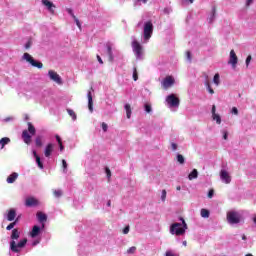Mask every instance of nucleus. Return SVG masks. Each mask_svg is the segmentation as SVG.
<instances>
[{
  "instance_id": "f257e3e1",
  "label": "nucleus",
  "mask_w": 256,
  "mask_h": 256,
  "mask_svg": "<svg viewBox=\"0 0 256 256\" xmlns=\"http://www.w3.org/2000/svg\"><path fill=\"white\" fill-rule=\"evenodd\" d=\"M20 236L21 232H19L17 228H14L10 236V239H12L10 242V251H12V253H21V250L25 247V245H27V238L20 240L18 243L15 242Z\"/></svg>"
},
{
  "instance_id": "f03ea898",
  "label": "nucleus",
  "mask_w": 256,
  "mask_h": 256,
  "mask_svg": "<svg viewBox=\"0 0 256 256\" xmlns=\"http://www.w3.org/2000/svg\"><path fill=\"white\" fill-rule=\"evenodd\" d=\"M182 224L181 223H174L171 225L170 227V233L172 235H185V230L187 229V223H185V220L182 218L181 219ZM183 225V227H182Z\"/></svg>"
},
{
  "instance_id": "7ed1b4c3",
  "label": "nucleus",
  "mask_w": 256,
  "mask_h": 256,
  "mask_svg": "<svg viewBox=\"0 0 256 256\" xmlns=\"http://www.w3.org/2000/svg\"><path fill=\"white\" fill-rule=\"evenodd\" d=\"M28 130H23L22 132V139L26 145H31V135H35L37 133V130L35 129V126L31 122L27 123Z\"/></svg>"
},
{
  "instance_id": "20e7f679",
  "label": "nucleus",
  "mask_w": 256,
  "mask_h": 256,
  "mask_svg": "<svg viewBox=\"0 0 256 256\" xmlns=\"http://www.w3.org/2000/svg\"><path fill=\"white\" fill-rule=\"evenodd\" d=\"M131 46L136 59L142 60L145 52L141 43H139L137 40H133Z\"/></svg>"
},
{
  "instance_id": "39448f33",
  "label": "nucleus",
  "mask_w": 256,
  "mask_h": 256,
  "mask_svg": "<svg viewBox=\"0 0 256 256\" xmlns=\"http://www.w3.org/2000/svg\"><path fill=\"white\" fill-rule=\"evenodd\" d=\"M227 221L230 225H237L241 223V214L237 211H229L227 212Z\"/></svg>"
},
{
  "instance_id": "423d86ee",
  "label": "nucleus",
  "mask_w": 256,
  "mask_h": 256,
  "mask_svg": "<svg viewBox=\"0 0 256 256\" xmlns=\"http://www.w3.org/2000/svg\"><path fill=\"white\" fill-rule=\"evenodd\" d=\"M23 59L27 61V63H30L32 67H36L37 69H43V63L36 61L33 59V57L29 53H24Z\"/></svg>"
},
{
  "instance_id": "0eeeda50",
  "label": "nucleus",
  "mask_w": 256,
  "mask_h": 256,
  "mask_svg": "<svg viewBox=\"0 0 256 256\" xmlns=\"http://www.w3.org/2000/svg\"><path fill=\"white\" fill-rule=\"evenodd\" d=\"M153 35V22L148 21L144 24V39L149 41Z\"/></svg>"
},
{
  "instance_id": "6e6552de",
  "label": "nucleus",
  "mask_w": 256,
  "mask_h": 256,
  "mask_svg": "<svg viewBox=\"0 0 256 256\" xmlns=\"http://www.w3.org/2000/svg\"><path fill=\"white\" fill-rule=\"evenodd\" d=\"M48 75L51 81H54V83H57V85H63V80L61 79V76H59L57 72L53 70H49Z\"/></svg>"
},
{
  "instance_id": "1a4fd4ad",
  "label": "nucleus",
  "mask_w": 256,
  "mask_h": 256,
  "mask_svg": "<svg viewBox=\"0 0 256 256\" xmlns=\"http://www.w3.org/2000/svg\"><path fill=\"white\" fill-rule=\"evenodd\" d=\"M166 102L168 103V105H170V107H179V99L177 98V96H175V94H170L169 96H167L166 98Z\"/></svg>"
},
{
  "instance_id": "9d476101",
  "label": "nucleus",
  "mask_w": 256,
  "mask_h": 256,
  "mask_svg": "<svg viewBox=\"0 0 256 256\" xmlns=\"http://www.w3.org/2000/svg\"><path fill=\"white\" fill-rule=\"evenodd\" d=\"M173 85H175V79H173V76H166L162 81L163 89H169V87H173Z\"/></svg>"
},
{
  "instance_id": "9b49d317",
  "label": "nucleus",
  "mask_w": 256,
  "mask_h": 256,
  "mask_svg": "<svg viewBox=\"0 0 256 256\" xmlns=\"http://www.w3.org/2000/svg\"><path fill=\"white\" fill-rule=\"evenodd\" d=\"M239 61V58L237 57V54L235 53V50L230 51V58H229V65H232L233 69L237 67V63Z\"/></svg>"
},
{
  "instance_id": "f8f14e48",
  "label": "nucleus",
  "mask_w": 256,
  "mask_h": 256,
  "mask_svg": "<svg viewBox=\"0 0 256 256\" xmlns=\"http://www.w3.org/2000/svg\"><path fill=\"white\" fill-rule=\"evenodd\" d=\"M220 179L221 181H223V183H226V185H229V183H231V175H229V172H227V170L220 171Z\"/></svg>"
},
{
  "instance_id": "ddd939ff",
  "label": "nucleus",
  "mask_w": 256,
  "mask_h": 256,
  "mask_svg": "<svg viewBox=\"0 0 256 256\" xmlns=\"http://www.w3.org/2000/svg\"><path fill=\"white\" fill-rule=\"evenodd\" d=\"M42 5H44L52 15H55L56 6L53 2L49 0H42Z\"/></svg>"
},
{
  "instance_id": "4468645a",
  "label": "nucleus",
  "mask_w": 256,
  "mask_h": 256,
  "mask_svg": "<svg viewBox=\"0 0 256 256\" xmlns=\"http://www.w3.org/2000/svg\"><path fill=\"white\" fill-rule=\"evenodd\" d=\"M39 205V200H37L35 197H28L25 201L26 207H37Z\"/></svg>"
},
{
  "instance_id": "2eb2a0df",
  "label": "nucleus",
  "mask_w": 256,
  "mask_h": 256,
  "mask_svg": "<svg viewBox=\"0 0 256 256\" xmlns=\"http://www.w3.org/2000/svg\"><path fill=\"white\" fill-rule=\"evenodd\" d=\"M93 91V87L90 88L87 94L88 98V109L90 113H93V94L91 93Z\"/></svg>"
},
{
  "instance_id": "dca6fc26",
  "label": "nucleus",
  "mask_w": 256,
  "mask_h": 256,
  "mask_svg": "<svg viewBox=\"0 0 256 256\" xmlns=\"http://www.w3.org/2000/svg\"><path fill=\"white\" fill-rule=\"evenodd\" d=\"M106 48H107V53H108V61L110 62V63H113V61H114V57H113V48H112V46H111V43H106Z\"/></svg>"
},
{
  "instance_id": "f3484780",
  "label": "nucleus",
  "mask_w": 256,
  "mask_h": 256,
  "mask_svg": "<svg viewBox=\"0 0 256 256\" xmlns=\"http://www.w3.org/2000/svg\"><path fill=\"white\" fill-rule=\"evenodd\" d=\"M41 233V228L37 225L33 226L32 231L30 232V236L34 239V237L39 236Z\"/></svg>"
},
{
  "instance_id": "a211bd4d",
  "label": "nucleus",
  "mask_w": 256,
  "mask_h": 256,
  "mask_svg": "<svg viewBox=\"0 0 256 256\" xmlns=\"http://www.w3.org/2000/svg\"><path fill=\"white\" fill-rule=\"evenodd\" d=\"M51 153H53V144L49 143L44 150V155L45 157H51Z\"/></svg>"
},
{
  "instance_id": "6ab92c4d",
  "label": "nucleus",
  "mask_w": 256,
  "mask_h": 256,
  "mask_svg": "<svg viewBox=\"0 0 256 256\" xmlns=\"http://www.w3.org/2000/svg\"><path fill=\"white\" fill-rule=\"evenodd\" d=\"M19 177V174L14 172L12 174H10L8 177H7V183H14L15 181H17V178Z\"/></svg>"
},
{
  "instance_id": "aec40b11",
  "label": "nucleus",
  "mask_w": 256,
  "mask_h": 256,
  "mask_svg": "<svg viewBox=\"0 0 256 256\" xmlns=\"http://www.w3.org/2000/svg\"><path fill=\"white\" fill-rule=\"evenodd\" d=\"M15 217H17V212L15 209H10L7 214L8 221H15Z\"/></svg>"
},
{
  "instance_id": "412c9836",
  "label": "nucleus",
  "mask_w": 256,
  "mask_h": 256,
  "mask_svg": "<svg viewBox=\"0 0 256 256\" xmlns=\"http://www.w3.org/2000/svg\"><path fill=\"white\" fill-rule=\"evenodd\" d=\"M36 216L40 223H45V221H47V215L43 212H37Z\"/></svg>"
},
{
  "instance_id": "4be33fe9",
  "label": "nucleus",
  "mask_w": 256,
  "mask_h": 256,
  "mask_svg": "<svg viewBox=\"0 0 256 256\" xmlns=\"http://www.w3.org/2000/svg\"><path fill=\"white\" fill-rule=\"evenodd\" d=\"M33 155L36 159V163H37L38 167L40 169H43V162H41V157H39V155H37V151H33Z\"/></svg>"
},
{
  "instance_id": "5701e85b",
  "label": "nucleus",
  "mask_w": 256,
  "mask_h": 256,
  "mask_svg": "<svg viewBox=\"0 0 256 256\" xmlns=\"http://www.w3.org/2000/svg\"><path fill=\"white\" fill-rule=\"evenodd\" d=\"M197 177H199V172L197 171V169H193L192 172L188 175V179L190 181H193V179H197Z\"/></svg>"
},
{
  "instance_id": "b1692460",
  "label": "nucleus",
  "mask_w": 256,
  "mask_h": 256,
  "mask_svg": "<svg viewBox=\"0 0 256 256\" xmlns=\"http://www.w3.org/2000/svg\"><path fill=\"white\" fill-rule=\"evenodd\" d=\"M9 143H11V139L8 137H4L0 140V146L1 149H3L5 147V145H9Z\"/></svg>"
},
{
  "instance_id": "393cba45",
  "label": "nucleus",
  "mask_w": 256,
  "mask_h": 256,
  "mask_svg": "<svg viewBox=\"0 0 256 256\" xmlns=\"http://www.w3.org/2000/svg\"><path fill=\"white\" fill-rule=\"evenodd\" d=\"M124 109L126 111L127 119H131V114H132L131 105L130 104H125Z\"/></svg>"
},
{
  "instance_id": "a878e982",
  "label": "nucleus",
  "mask_w": 256,
  "mask_h": 256,
  "mask_svg": "<svg viewBox=\"0 0 256 256\" xmlns=\"http://www.w3.org/2000/svg\"><path fill=\"white\" fill-rule=\"evenodd\" d=\"M36 147H43V136H37L35 139Z\"/></svg>"
},
{
  "instance_id": "bb28decb",
  "label": "nucleus",
  "mask_w": 256,
  "mask_h": 256,
  "mask_svg": "<svg viewBox=\"0 0 256 256\" xmlns=\"http://www.w3.org/2000/svg\"><path fill=\"white\" fill-rule=\"evenodd\" d=\"M201 217H203L204 219H209V215H210V212L209 210L203 208L201 209Z\"/></svg>"
},
{
  "instance_id": "cd10ccee",
  "label": "nucleus",
  "mask_w": 256,
  "mask_h": 256,
  "mask_svg": "<svg viewBox=\"0 0 256 256\" xmlns=\"http://www.w3.org/2000/svg\"><path fill=\"white\" fill-rule=\"evenodd\" d=\"M176 160L180 165L185 164V157L182 154H177Z\"/></svg>"
},
{
  "instance_id": "c85d7f7f",
  "label": "nucleus",
  "mask_w": 256,
  "mask_h": 256,
  "mask_svg": "<svg viewBox=\"0 0 256 256\" xmlns=\"http://www.w3.org/2000/svg\"><path fill=\"white\" fill-rule=\"evenodd\" d=\"M68 115L73 119V121H77V114L72 109H67Z\"/></svg>"
},
{
  "instance_id": "c756f323",
  "label": "nucleus",
  "mask_w": 256,
  "mask_h": 256,
  "mask_svg": "<svg viewBox=\"0 0 256 256\" xmlns=\"http://www.w3.org/2000/svg\"><path fill=\"white\" fill-rule=\"evenodd\" d=\"M17 221H19V218H16L14 222L10 223L6 229L7 231H11V229H13L16 225H17Z\"/></svg>"
},
{
  "instance_id": "7c9ffc66",
  "label": "nucleus",
  "mask_w": 256,
  "mask_h": 256,
  "mask_svg": "<svg viewBox=\"0 0 256 256\" xmlns=\"http://www.w3.org/2000/svg\"><path fill=\"white\" fill-rule=\"evenodd\" d=\"M213 120L216 121L218 125H221V116L218 114H212Z\"/></svg>"
},
{
  "instance_id": "2f4dec72",
  "label": "nucleus",
  "mask_w": 256,
  "mask_h": 256,
  "mask_svg": "<svg viewBox=\"0 0 256 256\" xmlns=\"http://www.w3.org/2000/svg\"><path fill=\"white\" fill-rule=\"evenodd\" d=\"M144 109H145L146 113H151L153 111L151 104H145Z\"/></svg>"
},
{
  "instance_id": "473e14b6",
  "label": "nucleus",
  "mask_w": 256,
  "mask_h": 256,
  "mask_svg": "<svg viewBox=\"0 0 256 256\" xmlns=\"http://www.w3.org/2000/svg\"><path fill=\"white\" fill-rule=\"evenodd\" d=\"M137 79H139V74L137 72V68H133V80L137 81Z\"/></svg>"
},
{
  "instance_id": "72a5a7b5",
  "label": "nucleus",
  "mask_w": 256,
  "mask_h": 256,
  "mask_svg": "<svg viewBox=\"0 0 256 256\" xmlns=\"http://www.w3.org/2000/svg\"><path fill=\"white\" fill-rule=\"evenodd\" d=\"M205 85L208 89V93H210V95H213V93H215V91L213 90V88H211V84H209V82H206Z\"/></svg>"
},
{
  "instance_id": "f704fd0d",
  "label": "nucleus",
  "mask_w": 256,
  "mask_h": 256,
  "mask_svg": "<svg viewBox=\"0 0 256 256\" xmlns=\"http://www.w3.org/2000/svg\"><path fill=\"white\" fill-rule=\"evenodd\" d=\"M53 195L56 196L57 198L61 197L63 195V191L61 190H54Z\"/></svg>"
},
{
  "instance_id": "c9c22d12",
  "label": "nucleus",
  "mask_w": 256,
  "mask_h": 256,
  "mask_svg": "<svg viewBox=\"0 0 256 256\" xmlns=\"http://www.w3.org/2000/svg\"><path fill=\"white\" fill-rule=\"evenodd\" d=\"M135 251H137V247L132 246V247H130V248L127 250V253H128L129 255H133V253H135Z\"/></svg>"
},
{
  "instance_id": "e433bc0d",
  "label": "nucleus",
  "mask_w": 256,
  "mask_h": 256,
  "mask_svg": "<svg viewBox=\"0 0 256 256\" xmlns=\"http://www.w3.org/2000/svg\"><path fill=\"white\" fill-rule=\"evenodd\" d=\"M213 82L215 83V85H219V73L214 75Z\"/></svg>"
},
{
  "instance_id": "4c0bfd02",
  "label": "nucleus",
  "mask_w": 256,
  "mask_h": 256,
  "mask_svg": "<svg viewBox=\"0 0 256 256\" xmlns=\"http://www.w3.org/2000/svg\"><path fill=\"white\" fill-rule=\"evenodd\" d=\"M167 199V190H162L161 200L165 201Z\"/></svg>"
},
{
  "instance_id": "58836bf2",
  "label": "nucleus",
  "mask_w": 256,
  "mask_h": 256,
  "mask_svg": "<svg viewBox=\"0 0 256 256\" xmlns=\"http://www.w3.org/2000/svg\"><path fill=\"white\" fill-rule=\"evenodd\" d=\"M62 167H63V171L64 173H67V161L66 160H62Z\"/></svg>"
},
{
  "instance_id": "ea45409f",
  "label": "nucleus",
  "mask_w": 256,
  "mask_h": 256,
  "mask_svg": "<svg viewBox=\"0 0 256 256\" xmlns=\"http://www.w3.org/2000/svg\"><path fill=\"white\" fill-rule=\"evenodd\" d=\"M213 195H215V190L210 189L209 192H208V198L213 199Z\"/></svg>"
},
{
  "instance_id": "a19ab883",
  "label": "nucleus",
  "mask_w": 256,
  "mask_h": 256,
  "mask_svg": "<svg viewBox=\"0 0 256 256\" xmlns=\"http://www.w3.org/2000/svg\"><path fill=\"white\" fill-rule=\"evenodd\" d=\"M67 12L69 13V15H71V17H73V19H75L77 16H75V14L73 13V9L71 8H67Z\"/></svg>"
},
{
  "instance_id": "79ce46f5",
  "label": "nucleus",
  "mask_w": 256,
  "mask_h": 256,
  "mask_svg": "<svg viewBox=\"0 0 256 256\" xmlns=\"http://www.w3.org/2000/svg\"><path fill=\"white\" fill-rule=\"evenodd\" d=\"M106 171V175L108 177V179H111V169H109L108 167L105 168Z\"/></svg>"
},
{
  "instance_id": "37998d69",
  "label": "nucleus",
  "mask_w": 256,
  "mask_h": 256,
  "mask_svg": "<svg viewBox=\"0 0 256 256\" xmlns=\"http://www.w3.org/2000/svg\"><path fill=\"white\" fill-rule=\"evenodd\" d=\"M231 113L233 115H239V110L237 109V107H233Z\"/></svg>"
},
{
  "instance_id": "c03bdc74",
  "label": "nucleus",
  "mask_w": 256,
  "mask_h": 256,
  "mask_svg": "<svg viewBox=\"0 0 256 256\" xmlns=\"http://www.w3.org/2000/svg\"><path fill=\"white\" fill-rule=\"evenodd\" d=\"M77 27L81 29V22H79V19L77 18V16L75 18H73Z\"/></svg>"
},
{
  "instance_id": "a18cd8bd",
  "label": "nucleus",
  "mask_w": 256,
  "mask_h": 256,
  "mask_svg": "<svg viewBox=\"0 0 256 256\" xmlns=\"http://www.w3.org/2000/svg\"><path fill=\"white\" fill-rule=\"evenodd\" d=\"M251 55H249L247 58H246V67H249V64L251 63Z\"/></svg>"
},
{
  "instance_id": "49530a36",
  "label": "nucleus",
  "mask_w": 256,
  "mask_h": 256,
  "mask_svg": "<svg viewBox=\"0 0 256 256\" xmlns=\"http://www.w3.org/2000/svg\"><path fill=\"white\" fill-rule=\"evenodd\" d=\"M102 129H103L104 133H107V129H108L107 123H105V122L102 123Z\"/></svg>"
},
{
  "instance_id": "de8ad7c7",
  "label": "nucleus",
  "mask_w": 256,
  "mask_h": 256,
  "mask_svg": "<svg viewBox=\"0 0 256 256\" xmlns=\"http://www.w3.org/2000/svg\"><path fill=\"white\" fill-rule=\"evenodd\" d=\"M56 141L58 142V145H62L63 141L61 140V137L59 135H56Z\"/></svg>"
},
{
  "instance_id": "09e8293b",
  "label": "nucleus",
  "mask_w": 256,
  "mask_h": 256,
  "mask_svg": "<svg viewBox=\"0 0 256 256\" xmlns=\"http://www.w3.org/2000/svg\"><path fill=\"white\" fill-rule=\"evenodd\" d=\"M56 141L58 142V145H62L63 141L61 140V137L59 135H56Z\"/></svg>"
},
{
  "instance_id": "8fccbe9b",
  "label": "nucleus",
  "mask_w": 256,
  "mask_h": 256,
  "mask_svg": "<svg viewBox=\"0 0 256 256\" xmlns=\"http://www.w3.org/2000/svg\"><path fill=\"white\" fill-rule=\"evenodd\" d=\"M186 58L188 59V61H191V51H186Z\"/></svg>"
},
{
  "instance_id": "3c124183",
  "label": "nucleus",
  "mask_w": 256,
  "mask_h": 256,
  "mask_svg": "<svg viewBox=\"0 0 256 256\" xmlns=\"http://www.w3.org/2000/svg\"><path fill=\"white\" fill-rule=\"evenodd\" d=\"M228 137H229V133H227V131H223V139L227 141Z\"/></svg>"
},
{
  "instance_id": "603ef678",
  "label": "nucleus",
  "mask_w": 256,
  "mask_h": 256,
  "mask_svg": "<svg viewBox=\"0 0 256 256\" xmlns=\"http://www.w3.org/2000/svg\"><path fill=\"white\" fill-rule=\"evenodd\" d=\"M129 226H126L124 229H123V234L124 235H127L129 233Z\"/></svg>"
},
{
  "instance_id": "864d4df0",
  "label": "nucleus",
  "mask_w": 256,
  "mask_h": 256,
  "mask_svg": "<svg viewBox=\"0 0 256 256\" xmlns=\"http://www.w3.org/2000/svg\"><path fill=\"white\" fill-rule=\"evenodd\" d=\"M172 151H177V144L176 143H171Z\"/></svg>"
},
{
  "instance_id": "5fc2aeb1",
  "label": "nucleus",
  "mask_w": 256,
  "mask_h": 256,
  "mask_svg": "<svg viewBox=\"0 0 256 256\" xmlns=\"http://www.w3.org/2000/svg\"><path fill=\"white\" fill-rule=\"evenodd\" d=\"M25 49H31V41H28V42L25 44Z\"/></svg>"
},
{
  "instance_id": "6e6d98bb",
  "label": "nucleus",
  "mask_w": 256,
  "mask_h": 256,
  "mask_svg": "<svg viewBox=\"0 0 256 256\" xmlns=\"http://www.w3.org/2000/svg\"><path fill=\"white\" fill-rule=\"evenodd\" d=\"M165 256H175V254L172 251H166Z\"/></svg>"
},
{
  "instance_id": "4d7b16f0",
  "label": "nucleus",
  "mask_w": 256,
  "mask_h": 256,
  "mask_svg": "<svg viewBox=\"0 0 256 256\" xmlns=\"http://www.w3.org/2000/svg\"><path fill=\"white\" fill-rule=\"evenodd\" d=\"M96 57L100 65H103V59H101V56L97 55Z\"/></svg>"
},
{
  "instance_id": "13d9d810",
  "label": "nucleus",
  "mask_w": 256,
  "mask_h": 256,
  "mask_svg": "<svg viewBox=\"0 0 256 256\" xmlns=\"http://www.w3.org/2000/svg\"><path fill=\"white\" fill-rule=\"evenodd\" d=\"M216 111H217V108H216L215 105H213V106H212V115H215V114H216V113H215Z\"/></svg>"
},
{
  "instance_id": "bf43d9fd",
  "label": "nucleus",
  "mask_w": 256,
  "mask_h": 256,
  "mask_svg": "<svg viewBox=\"0 0 256 256\" xmlns=\"http://www.w3.org/2000/svg\"><path fill=\"white\" fill-rule=\"evenodd\" d=\"M251 3H253V0H247L246 1V7H249V5H251Z\"/></svg>"
},
{
  "instance_id": "052dcab7",
  "label": "nucleus",
  "mask_w": 256,
  "mask_h": 256,
  "mask_svg": "<svg viewBox=\"0 0 256 256\" xmlns=\"http://www.w3.org/2000/svg\"><path fill=\"white\" fill-rule=\"evenodd\" d=\"M60 147V151H63V149H65V147L63 146V144H59Z\"/></svg>"
},
{
  "instance_id": "680f3d73",
  "label": "nucleus",
  "mask_w": 256,
  "mask_h": 256,
  "mask_svg": "<svg viewBox=\"0 0 256 256\" xmlns=\"http://www.w3.org/2000/svg\"><path fill=\"white\" fill-rule=\"evenodd\" d=\"M242 240L247 241V236H245V234L242 235Z\"/></svg>"
},
{
  "instance_id": "e2e57ef3",
  "label": "nucleus",
  "mask_w": 256,
  "mask_h": 256,
  "mask_svg": "<svg viewBox=\"0 0 256 256\" xmlns=\"http://www.w3.org/2000/svg\"><path fill=\"white\" fill-rule=\"evenodd\" d=\"M107 207H111V200L107 202Z\"/></svg>"
},
{
  "instance_id": "0e129e2a",
  "label": "nucleus",
  "mask_w": 256,
  "mask_h": 256,
  "mask_svg": "<svg viewBox=\"0 0 256 256\" xmlns=\"http://www.w3.org/2000/svg\"><path fill=\"white\" fill-rule=\"evenodd\" d=\"M176 191H181V186H177Z\"/></svg>"
},
{
  "instance_id": "69168bd1",
  "label": "nucleus",
  "mask_w": 256,
  "mask_h": 256,
  "mask_svg": "<svg viewBox=\"0 0 256 256\" xmlns=\"http://www.w3.org/2000/svg\"><path fill=\"white\" fill-rule=\"evenodd\" d=\"M253 221L256 224V215L254 216Z\"/></svg>"
},
{
  "instance_id": "338daca9",
  "label": "nucleus",
  "mask_w": 256,
  "mask_h": 256,
  "mask_svg": "<svg viewBox=\"0 0 256 256\" xmlns=\"http://www.w3.org/2000/svg\"><path fill=\"white\" fill-rule=\"evenodd\" d=\"M138 1H142V3H147V0H138Z\"/></svg>"
},
{
  "instance_id": "774afa93",
  "label": "nucleus",
  "mask_w": 256,
  "mask_h": 256,
  "mask_svg": "<svg viewBox=\"0 0 256 256\" xmlns=\"http://www.w3.org/2000/svg\"><path fill=\"white\" fill-rule=\"evenodd\" d=\"M245 256H253V254H246Z\"/></svg>"
}]
</instances>
